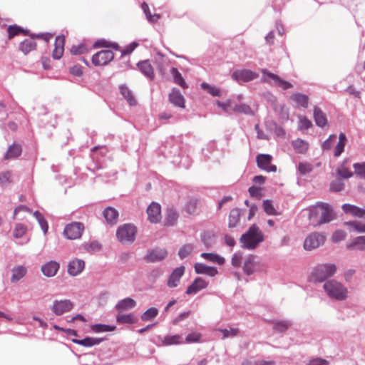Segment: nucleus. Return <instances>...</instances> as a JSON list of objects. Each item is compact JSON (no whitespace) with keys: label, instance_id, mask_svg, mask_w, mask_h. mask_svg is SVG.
<instances>
[{"label":"nucleus","instance_id":"f03ea898","mask_svg":"<svg viewBox=\"0 0 365 365\" xmlns=\"http://www.w3.org/2000/svg\"><path fill=\"white\" fill-rule=\"evenodd\" d=\"M336 271L334 264H322L316 266L309 276V281L312 282H322L329 277H332Z\"/></svg>","mask_w":365,"mask_h":365},{"label":"nucleus","instance_id":"cd10ccee","mask_svg":"<svg viewBox=\"0 0 365 365\" xmlns=\"http://www.w3.org/2000/svg\"><path fill=\"white\" fill-rule=\"evenodd\" d=\"M314 118L317 125L324 127L327 124V119L325 113L318 107L314 108Z\"/></svg>","mask_w":365,"mask_h":365},{"label":"nucleus","instance_id":"4c0bfd02","mask_svg":"<svg viewBox=\"0 0 365 365\" xmlns=\"http://www.w3.org/2000/svg\"><path fill=\"white\" fill-rule=\"evenodd\" d=\"M170 73L173 77L174 82L181 86L182 88H187V85L182 78L181 73L178 71L176 68H172Z\"/></svg>","mask_w":365,"mask_h":365},{"label":"nucleus","instance_id":"aec40b11","mask_svg":"<svg viewBox=\"0 0 365 365\" xmlns=\"http://www.w3.org/2000/svg\"><path fill=\"white\" fill-rule=\"evenodd\" d=\"M346 247L350 250L365 251V235L354 237Z\"/></svg>","mask_w":365,"mask_h":365},{"label":"nucleus","instance_id":"393cba45","mask_svg":"<svg viewBox=\"0 0 365 365\" xmlns=\"http://www.w3.org/2000/svg\"><path fill=\"white\" fill-rule=\"evenodd\" d=\"M195 272L197 274H205L213 277L217 274V269L214 267H210L202 263H195Z\"/></svg>","mask_w":365,"mask_h":365},{"label":"nucleus","instance_id":"4468645a","mask_svg":"<svg viewBox=\"0 0 365 365\" xmlns=\"http://www.w3.org/2000/svg\"><path fill=\"white\" fill-rule=\"evenodd\" d=\"M185 273V267L180 266L179 267L175 268L170 274L167 285L170 288L176 287L180 281L181 277L183 276Z\"/></svg>","mask_w":365,"mask_h":365},{"label":"nucleus","instance_id":"6e6552de","mask_svg":"<svg viewBox=\"0 0 365 365\" xmlns=\"http://www.w3.org/2000/svg\"><path fill=\"white\" fill-rule=\"evenodd\" d=\"M114 58V53L110 50H102L92 56V63L96 66H106Z\"/></svg>","mask_w":365,"mask_h":365},{"label":"nucleus","instance_id":"c756f323","mask_svg":"<svg viewBox=\"0 0 365 365\" xmlns=\"http://www.w3.org/2000/svg\"><path fill=\"white\" fill-rule=\"evenodd\" d=\"M140 71L150 79L154 77L153 68L149 61H143L138 63Z\"/></svg>","mask_w":365,"mask_h":365},{"label":"nucleus","instance_id":"20e7f679","mask_svg":"<svg viewBox=\"0 0 365 365\" xmlns=\"http://www.w3.org/2000/svg\"><path fill=\"white\" fill-rule=\"evenodd\" d=\"M137 228L132 224L120 226L116 232V237L122 244H131L135 241Z\"/></svg>","mask_w":365,"mask_h":365},{"label":"nucleus","instance_id":"0eeeda50","mask_svg":"<svg viewBox=\"0 0 365 365\" xmlns=\"http://www.w3.org/2000/svg\"><path fill=\"white\" fill-rule=\"evenodd\" d=\"M319 209L320 217L314 224V227L328 223L334 218V213L329 204L319 202Z\"/></svg>","mask_w":365,"mask_h":365},{"label":"nucleus","instance_id":"09e8293b","mask_svg":"<svg viewBox=\"0 0 365 365\" xmlns=\"http://www.w3.org/2000/svg\"><path fill=\"white\" fill-rule=\"evenodd\" d=\"M202 241L207 248H210L215 244V235L210 232H206L202 235Z\"/></svg>","mask_w":365,"mask_h":365},{"label":"nucleus","instance_id":"79ce46f5","mask_svg":"<svg viewBox=\"0 0 365 365\" xmlns=\"http://www.w3.org/2000/svg\"><path fill=\"white\" fill-rule=\"evenodd\" d=\"M33 215L35 217V218L37 220L43 233L46 234L48 232V226L47 221L46 220V219L44 218L43 215L38 211H35L33 213Z\"/></svg>","mask_w":365,"mask_h":365},{"label":"nucleus","instance_id":"774afa93","mask_svg":"<svg viewBox=\"0 0 365 365\" xmlns=\"http://www.w3.org/2000/svg\"><path fill=\"white\" fill-rule=\"evenodd\" d=\"M354 168L356 175L365 178V163H356L354 165Z\"/></svg>","mask_w":365,"mask_h":365},{"label":"nucleus","instance_id":"052dcab7","mask_svg":"<svg viewBox=\"0 0 365 365\" xmlns=\"http://www.w3.org/2000/svg\"><path fill=\"white\" fill-rule=\"evenodd\" d=\"M8 37L9 39L14 38L15 36L19 35L24 32V30L16 25L9 26L7 29Z\"/></svg>","mask_w":365,"mask_h":365},{"label":"nucleus","instance_id":"8fccbe9b","mask_svg":"<svg viewBox=\"0 0 365 365\" xmlns=\"http://www.w3.org/2000/svg\"><path fill=\"white\" fill-rule=\"evenodd\" d=\"M115 327L114 326H109L102 324H96L91 326V329L95 332L112 331L115 330Z\"/></svg>","mask_w":365,"mask_h":365},{"label":"nucleus","instance_id":"37998d69","mask_svg":"<svg viewBox=\"0 0 365 365\" xmlns=\"http://www.w3.org/2000/svg\"><path fill=\"white\" fill-rule=\"evenodd\" d=\"M319 211V202L309 209V220L312 222L313 226H314V224L319 220L318 216L320 215Z\"/></svg>","mask_w":365,"mask_h":365},{"label":"nucleus","instance_id":"2f4dec72","mask_svg":"<svg viewBox=\"0 0 365 365\" xmlns=\"http://www.w3.org/2000/svg\"><path fill=\"white\" fill-rule=\"evenodd\" d=\"M200 257L204 259L217 264H222L225 262V259L217 254L203 252Z\"/></svg>","mask_w":365,"mask_h":365},{"label":"nucleus","instance_id":"c85d7f7f","mask_svg":"<svg viewBox=\"0 0 365 365\" xmlns=\"http://www.w3.org/2000/svg\"><path fill=\"white\" fill-rule=\"evenodd\" d=\"M292 145L294 150L300 154L306 153L309 149V143L301 138L293 140Z\"/></svg>","mask_w":365,"mask_h":365},{"label":"nucleus","instance_id":"a211bd4d","mask_svg":"<svg viewBox=\"0 0 365 365\" xmlns=\"http://www.w3.org/2000/svg\"><path fill=\"white\" fill-rule=\"evenodd\" d=\"M168 98L169 101L175 106L180 108L185 107V98L179 89L176 88H173L169 94Z\"/></svg>","mask_w":365,"mask_h":365},{"label":"nucleus","instance_id":"864d4df0","mask_svg":"<svg viewBox=\"0 0 365 365\" xmlns=\"http://www.w3.org/2000/svg\"><path fill=\"white\" fill-rule=\"evenodd\" d=\"M240 217V210L239 209H232L230 212V227H234L239 222Z\"/></svg>","mask_w":365,"mask_h":365},{"label":"nucleus","instance_id":"6e6d98bb","mask_svg":"<svg viewBox=\"0 0 365 365\" xmlns=\"http://www.w3.org/2000/svg\"><path fill=\"white\" fill-rule=\"evenodd\" d=\"M290 326V323L286 321H279L274 324L273 329L277 332L286 331Z\"/></svg>","mask_w":365,"mask_h":365},{"label":"nucleus","instance_id":"f8f14e48","mask_svg":"<svg viewBox=\"0 0 365 365\" xmlns=\"http://www.w3.org/2000/svg\"><path fill=\"white\" fill-rule=\"evenodd\" d=\"M168 255L165 249L155 248L148 251L145 257V259L148 262H157L164 259Z\"/></svg>","mask_w":365,"mask_h":365},{"label":"nucleus","instance_id":"e2e57ef3","mask_svg":"<svg viewBox=\"0 0 365 365\" xmlns=\"http://www.w3.org/2000/svg\"><path fill=\"white\" fill-rule=\"evenodd\" d=\"M346 237V233L344 230H338L333 233L331 236V240L336 243L344 240Z\"/></svg>","mask_w":365,"mask_h":365},{"label":"nucleus","instance_id":"ddd939ff","mask_svg":"<svg viewBox=\"0 0 365 365\" xmlns=\"http://www.w3.org/2000/svg\"><path fill=\"white\" fill-rule=\"evenodd\" d=\"M232 77L238 83H242L252 81L256 78L257 75L250 70L243 69L235 71Z\"/></svg>","mask_w":365,"mask_h":365},{"label":"nucleus","instance_id":"412c9836","mask_svg":"<svg viewBox=\"0 0 365 365\" xmlns=\"http://www.w3.org/2000/svg\"><path fill=\"white\" fill-rule=\"evenodd\" d=\"M11 282L16 283L23 279L26 273L27 269L26 267L23 265H18L13 267L11 270Z\"/></svg>","mask_w":365,"mask_h":365},{"label":"nucleus","instance_id":"dca6fc26","mask_svg":"<svg viewBox=\"0 0 365 365\" xmlns=\"http://www.w3.org/2000/svg\"><path fill=\"white\" fill-rule=\"evenodd\" d=\"M85 267V262L82 259H74L68 264V272L71 276H77L82 272Z\"/></svg>","mask_w":365,"mask_h":365},{"label":"nucleus","instance_id":"9b49d317","mask_svg":"<svg viewBox=\"0 0 365 365\" xmlns=\"http://www.w3.org/2000/svg\"><path fill=\"white\" fill-rule=\"evenodd\" d=\"M148 219L151 223H157L161 220L160 205L153 202L147 208Z\"/></svg>","mask_w":365,"mask_h":365},{"label":"nucleus","instance_id":"b1692460","mask_svg":"<svg viewBox=\"0 0 365 365\" xmlns=\"http://www.w3.org/2000/svg\"><path fill=\"white\" fill-rule=\"evenodd\" d=\"M135 305L136 302L134 299L130 297H127L119 301L115 304V308L118 312H122L133 309Z\"/></svg>","mask_w":365,"mask_h":365},{"label":"nucleus","instance_id":"f257e3e1","mask_svg":"<svg viewBox=\"0 0 365 365\" xmlns=\"http://www.w3.org/2000/svg\"><path fill=\"white\" fill-rule=\"evenodd\" d=\"M264 240V234L256 225L250 227L247 231L240 238L241 247L244 249L252 250Z\"/></svg>","mask_w":365,"mask_h":365},{"label":"nucleus","instance_id":"6ab92c4d","mask_svg":"<svg viewBox=\"0 0 365 365\" xmlns=\"http://www.w3.org/2000/svg\"><path fill=\"white\" fill-rule=\"evenodd\" d=\"M208 283L201 277L196 278L194 282L187 288V294H196L199 291L206 288Z\"/></svg>","mask_w":365,"mask_h":365},{"label":"nucleus","instance_id":"f704fd0d","mask_svg":"<svg viewBox=\"0 0 365 365\" xmlns=\"http://www.w3.org/2000/svg\"><path fill=\"white\" fill-rule=\"evenodd\" d=\"M36 44L33 38H28L24 40L20 43L19 48L20 50L24 53L27 54L31 51H33L36 48Z\"/></svg>","mask_w":365,"mask_h":365},{"label":"nucleus","instance_id":"7ed1b4c3","mask_svg":"<svg viewBox=\"0 0 365 365\" xmlns=\"http://www.w3.org/2000/svg\"><path fill=\"white\" fill-rule=\"evenodd\" d=\"M324 289L327 294L337 300H344L347 297V289L335 280H329L324 284Z\"/></svg>","mask_w":365,"mask_h":365},{"label":"nucleus","instance_id":"3c124183","mask_svg":"<svg viewBox=\"0 0 365 365\" xmlns=\"http://www.w3.org/2000/svg\"><path fill=\"white\" fill-rule=\"evenodd\" d=\"M193 250V246L191 244H186L181 247L178 251V255L181 259L189 256Z\"/></svg>","mask_w":365,"mask_h":365},{"label":"nucleus","instance_id":"ea45409f","mask_svg":"<svg viewBox=\"0 0 365 365\" xmlns=\"http://www.w3.org/2000/svg\"><path fill=\"white\" fill-rule=\"evenodd\" d=\"M158 314V309L155 307H150L143 312L140 318L143 321L148 322L155 319Z\"/></svg>","mask_w":365,"mask_h":365},{"label":"nucleus","instance_id":"58836bf2","mask_svg":"<svg viewBox=\"0 0 365 365\" xmlns=\"http://www.w3.org/2000/svg\"><path fill=\"white\" fill-rule=\"evenodd\" d=\"M116 321L120 324H132L137 322V318L133 314H118Z\"/></svg>","mask_w":365,"mask_h":365},{"label":"nucleus","instance_id":"a18cd8bd","mask_svg":"<svg viewBox=\"0 0 365 365\" xmlns=\"http://www.w3.org/2000/svg\"><path fill=\"white\" fill-rule=\"evenodd\" d=\"M84 250L90 253L96 252L101 249V245L97 241L86 242L83 245Z\"/></svg>","mask_w":365,"mask_h":365},{"label":"nucleus","instance_id":"1a4fd4ad","mask_svg":"<svg viewBox=\"0 0 365 365\" xmlns=\"http://www.w3.org/2000/svg\"><path fill=\"white\" fill-rule=\"evenodd\" d=\"M73 307V302L69 299L54 300L51 311L57 316L71 311Z\"/></svg>","mask_w":365,"mask_h":365},{"label":"nucleus","instance_id":"49530a36","mask_svg":"<svg viewBox=\"0 0 365 365\" xmlns=\"http://www.w3.org/2000/svg\"><path fill=\"white\" fill-rule=\"evenodd\" d=\"M141 7L146 16L147 19L148 20V21H150L151 23H155L160 19V14H155L154 15H151V14L150 12L149 7L147 4H145V3L142 4Z\"/></svg>","mask_w":365,"mask_h":365},{"label":"nucleus","instance_id":"603ef678","mask_svg":"<svg viewBox=\"0 0 365 365\" xmlns=\"http://www.w3.org/2000/svg\"><path fill=\"white\" fill-rule=\"evenodd\" d=\"M313 170V165L309 163L302 162L298 165V171L302 175H307Z\"/></svg>","mask_w":365,"mask_h":365},{"label":"nucleus","instance_id":"0e129e2a","mask_svg":"<svg viewBox=\"0 0 365 365\" xmlns=\"http://www.w3.org/2000/svg\"><path fill=\"white\" fill-rule=\"evenodd\" d=\"M11 173L10 171H4L0 173V185L4 186L11 182Z\"/></svg>","mask_w":365,"mask_h":365},{"label":"nucleus","instance_id":"13d9d810","mask_svg":"<svg viewBox=\"0 0 365 365\" xmlns=\"http://www.w3.org/2000/svg\"><path fill=\"white\" fill-rule=\"evenodd\" d=\"M337 173L344 178H349L352 176V173L346 167V163H343V164L338 168Z\"/></svg>","mask_w":365,"mask_h":365},{"label":"nucleus","instance_id":"bf43d9fd","mask_svg":"<svg viewBox=\"0 0 365 365\" xmlns=\"http://www.w3.org/2000/svg\"><path fill=\"white\" fill-rule=\"evenodd\" d=\"M181 336L178 334L172 335V336H166L164 338L163 343L165 345H173L178 344L180 343Z\"/></svg>","mask_w":365,"mask_h":365},{"label":"nucleus","instance_id":"4d7b16f0","mask_svg":"<svg viewBox=\"0 0 365 365\" xmlns=\"http://www.w3.org/2000/svg\"><path fill=\"white\" fill-rule=\"evenodd\" d=\"M26 227L23 224L18 223L15 225L13 235L16 238H21L26 232Z\"/></svg>","mask_w":365,"mask_h":365},{"label":"nucleus","instance_id":"423d86ee","mask_svg":"<svg viewBox=\"0 0 365 365\" xmlns=\"http://www.w3.org/2000/svg\"><path fill=\"white\" fill-rule=\"evenodd\" d=\"M83 230L84 226L81 222H73L65 227L63 234L68 240H76L81 237Z\"/></svg>","mask_w":365,"mask_h":365},{"label":"nucleus","instance_id":"e433bc0d","mask_svg":"<svg viewBox=\"0 0 365 365\" xmlns=\"http://www.w3.org/2000/svg\"><path fill=\"white\" fill-rule=\"evenodd\" d=\"M255 269V257L253 255H249L243 265V270L245 274L250 275L253 273Z\"/></svg>","mask_w":365,"mask_h":365},{"label":"nucleus","instance_id":"5701e85b","mask_svg":"<svg viewBox=\"0 0 365 365\" xmlns=\"http://www.w3.org/2000/svg\"><path fill=\"white\" fill-rule=\"evenodd\" d=\"M65 38L63 36H58L55 40V47L53 51V57L55 59H60L64 51Z\"/></svg>","mask_w":365,"mask_h":365},{"label":"nucleus","instance_id":"a19ab883","mask_svg":"<svg viewBox=\"0 0 365 365\" xmlns=\"http://www.w3.org/2000/svg\"><path fill=\"white\" fill-rule=\"evenodd\" d=\"M291 98L303 108H307L308 106L309 98L306 95L301 93H294L291 96Z\"/></svg>","mask_w":365,"mask_h":365},{"label":"nucleus","instance_id":"680f3d73","mask_svg":"<svg viewBox=\"0 0 365 365\" xmlns=\"http://www.w3.org/2000/svg\"><path fill=\"white\" fill-rule=\"evenodd\" d=\"M100 47H106V48L111 47L114 49H118V46L115 43H109L105 40H98L94 43L93 48H100Z\"/></svg>","mask_w":365,"mask_h":365},{"label":"nucleus","instance_id":"2eb2a0df","mask_svg":"<svg viewBox=\"0 0 365 365\" xmlns=\"http://www.w3.org/2000/svg\"><path fill=\"white\" fill-rule=\"evenodd\" d=\"M262 73L266 76L269 79H272L274 81V85L278 86L283 90H287L293 87L292 84L287 81L282 79L277 75L268 71L266 69H263Z\"/></svg>","mask_w":365,"mask_h":365},{"label":"nucleus","instance_id":"de8ad7c7","mask_svg":"<svg viewBox=\"0 0 365 365\" xmlns=\"http://www.w3.org/2000/svg\"><path fill=\"white\" fill-rule=\"evenodd\" d=\"M345 225L351 227L357 232H365V223L359 221H350L344 223Z\"/></svg>","mask_w":365,"mask_h":365},{"label":"nucleus","instance_id":"4be33fe9","mask_svg":"<svg viewBox=\"0 0 365 365\" xmlns=\"http://www.w3.org/2000/svg\"><path fill=\"white\" fill-rule=\"evenodd\" d=\"M341 208L345 213L351 215L354 217L361 218L365 215L364 209L360 208L353 205L344 204Z\"/></svg>","mask_w":365,"mask_h":365},{"label":"nucleus","instance_id":"5fc2aeb1","mask_svg":"<svg viewBox=\"0 0 365 365\" xmlns=\"http://www.w3.org/2000/svg\"><path fill=\"white\" fill-rule=\"evenodd\" d=\"M263 209L264 212L269 215H277L278 213L274 209L272 202L269 200H265L263 202Z\"/></svg>","mask_w":365,"mask_h":365},{"label":"nucleus","instance_id":"bb28decb","mask_svg":"<svg viewBox=\"0 0 365 365\" xmlns=\"http://www.w3.org/2000/svg\"><path fill=\"white\" fill-rule=\"evenodd\" d=\"M103 216L108 224L114 225L117 222L118 212L115 208L108 207L104 210Z\"/></svg>","mask_w":365,"mask_h":365},{"label":"nucleus","instance_id":"473e14b6","mask_svg":"<svg viewBox=\"0 0 365 365\" xmlns=\"http://www.w3.org/2000/svg\"><path fill=\"white\" fill-rule=\"evenodd\" d=\"M21 147L17 144L10 145L5 153L4 159L9 160L19 157L21 154Z\"/></svg>","mask_w":365,"mask_h":365},{"label":"nucleus","instance_id":"39448f33","mask_svg":"<svg viewBox=\"0 0 365 365\" xmlns=\"http://www.w3.org/2000/svg\"><path fill=\"white\" fill-rule=\"evenodd\" d=\"M326 237L324 235L314 232L309 234L304 240V248L310 251L323 245L325 242Z\"/></svg>","mask_w":365,"mask_h":365},{"label":"nucleus","instance_id":"72a5a7b5","mask_svg":"<svg viewBox=\"0 0 365 365\" xmlns=\"http://www.w3.org/2000/svg\"><path fill=\"white\" fill-rule=\"evenodd\" d=\"M346 142V137L344 133H341L339 135V141L334 148V155L339 157L343 152Z\"/></svg>","mask_w":365,"mask_h":365},{"label":"nucleus","instance_id":"69168bd1","mask_svg":"<svg viewBox=\"0 0 365 365\" xmlns=\"http://www.w3.org/2000/svg\"><path fill=\"white\" fill-rule=\"evenodd\" d=\"M233 110L237 113H245V114H252V110L250 107L245 104H240L236 105L233 108Z\"/></svg>","mask_w":365,"mask_h":365},{"label":"nucleus","instance_id":"c9c22d12","mask_svg":"<svg viewBox=\"0 0 365 365\" xmlns=\"http://www.w3.org/2000/svg\"><path fill=\"white\" fill-rule=\"evenodd\" d=\"M120 91L121 95L124 97L125 99H126L130 106H135L136 104V101L133 96L131 91H130L128 87L125 86H120Z\"/></svg>","mask_w":365,"mask_h":365},{"label":"nucleus","instance_id":"7c9ffc66","mask_svg":"<svg viewBox=\"0 0 365 365\" xmlns=\"http://www.w3.org/2000/svg\"><path fill=\"white\" fill-rule=\"evenodd\" d=\"M178 218V213L173 207L168 208L166 211V216L165 218V225L173 226L174 225Z\"/></svg>","mask_w":365,"mask_h":365},{"label":"nucleus","instance_id":"a878e982","mask_svg":"<svg viewBox=\"0 0 365 365\" xmlns=\"http://www.w3.org/2000/svg\"><path fill=\"white\" fill-rule=\"evenodd\" d=\"M103 341L102 338H93V337H86L83 339H72V342L74 344L81 345L86 347H91L94 345H98Z\"/></svg>","mask_w":365,"mask_h":365},{"label":"nucleus","instance_id":"9d476101","mask_svg":"<svg viewBox=\"0 0 365 365\" xmlns=\"http://www.w3.org/2000/svg\"><path fill=\"white\" fill-rule=\"evenodd\" d=\"M257 166L267 172H276L277 166L272 164V157L269 154H259L256 158Z\"/></svg>","mask_w":365,"mask_h":365},{"label":"nucleus","instance_id":"c03bdc74","mask_svg":"<svg viewBox=\"0 0 365 365\" xmlns=\"http://www.w3.org/2000/svg\"><path fill=\"white\" fill-rule=\"evenodd\" d=\"M200 86L205 91L212 96H220L221 94V91L217 87L211 86L207 83H202Z\"/></svg>","mask_w":365,"mask_h":365},{"label":"nucleus","instance_id":"338daca9","mask_svg":"<svg viewBox=\"0 0 365 365\" xmlns=\"http://www.w3.org/2000/svg\"><path fill=\"white\" fill-rule=\"evenodd\" d=\"M299 128L301 130L308 129L312 127V123L306 116H299Z\"/></svg>","mask_w":365,"mask_h":365},{"label":"nucleus","instance_id":"f3484780","mask_svg":"<svg viewBox=\"0 0 365 365\" xmlns=\"http://www.w3.org/2000/svg\"><path fill=\"white\" fill-rule=\"evenodd\" d=\"M60 268L58 262L51 260L41 267V272L47 277H52L55 276Z\"/></svg>","mask_w":365,"mask_h":365}]
</instances>
